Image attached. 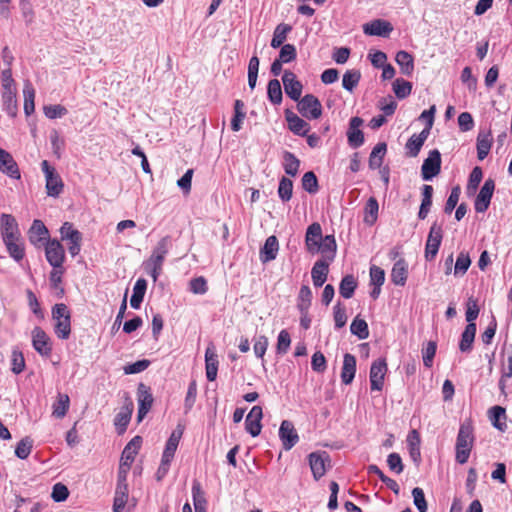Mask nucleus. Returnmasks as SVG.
<instances>
[{
  "label": "nucleus",
  "instance_id": "f8f14e48",
  "mask_svg": "<svg viewBox=\"0 0 512 512\" xmlns=\"http://www.w3.org/2000/svg\"><path fill=\"white\" fill-rule=\"evenodd\" d=\"M285 93L294 101H298L301 97L303 85L297 80L296 75L286 70L282 76Z\"/></svg>",
  "mask_w": 512,
  "mask_h": 512
},
{
  "label": "nucleus",
  "instance_id": "3c124183",
  "mask_svg": "<svg viewBox=\"0 0 512 512\" xmlns=\"http://www.w3.org/2000/svg\"><path fill=\"white\" fill-rule=\"evenodd\" d=\"M393 91L398 99H404L410 95L412 91V83L401 78H397L393 82Z\"/></svg>",
  "mask_w": 512,
  "mask_h": 512
},
{
  "label": "nucleus",
  "instance_id": "a18cd8bd",
  "mask_svg": "<svg viewBox=\"0 0 512 512\" xmlns=\"http://www.w3.org/2000/svg\"><path fill=\"white\" fill-rule=\"evenodd\" d=\"M489 416L490 420L492 421V424L495 428L499 429L500 431H504L506 428V423L502 422L501 419H506V412L505 409L501 406H493L489 410Z\"/></svg>",
  "mask_w": 512,
  "mask_h": 512
},
{
  "label": "nucleus",
  "instance_id": "a878e982",
  "mask_svg": "<svg viewBox=\"0 0 512 512\" xmlns=\"http://www.w3.org/2000/svg\"><path fill=\"white\" fill-rule=\"evenodd\" d=\"M393 30L392 25L385 20L377 19L363 26V31L367 35L387 36Z\"/></svg>",
  "mask_w": 512,
  "mask_h": 512
},
{
  "label": "nucleus",
  "instance_id": "f704fd0d",
  "mask_svg": "<svg viewBox=\"0 0 512 512\" xmlns=\"http://www.w3.org/2000/svg\"><path fill=\"white\" fill-rule=\"evenodd\" d=\"M476 335V324H467L462 333L459 349L462 352H470Z\"/></svg>",
  "mask_w": 512,
  "mask_h": 512
},
{
  "label": "nucleus",
  "instance_id": "69168bd1",
  "mask_svg": "<svg viewBox=\"0 0 512 512\" xmlns=\"http://www.w3.org/2000/svg\"><path fill=\"white\" fill-rule=\"evenodd\" d=\"M297 56L296 48L292 44H284L281 47L280 53H279V60L283 63H289L293 60H295Z\"/></svg>",
  "mask_w": 512,
  "mask_h": 512
},
{
  "label": "nucleus",
  "instance_id": "052dcab7",
  "mask_svg": "<svg viewBox=\"0 0 512 512\" xmlns=\"http://www.w3.org/2000/svg\"><path fill=\"white\" fill-rule=\"evenodd\" d=\"M61 237L63 240L73 241L82 240V234L73 227L70 222H65L60 228Z\"/></svg>",
  "mask_w": 512,
  "mask_h": 512
},
{
  "label": "nucleus",
  "instance_id": "9b49d317",
  "mask_svg": "<svg viewBox=\"0 0 512 512\" xmlns=\"http://www.w3.org/2000/svg\"><path fill=\"white\" fill-rule=\"evenodd\" d=\"M321 225L317 222L312 223L308 226L305 236V245L307 251L311 254L319 252V243L323 240Z\"/></svg>",
  "mask_w": 512,
  "mask_h": 512
},
{
  "label": "nucleus",
  "instance_id": "aec40b11",
  "mask_svg": "<svg viewBox=\"0 0 512 512\" xmlns=\"http://www.w3.org/2000/svg\"><path fill=\"white\" fill-rule=\"evenodd\" d=\"M285 118L288 123V128L291 132L298 136H306L310 131V125L304 119L300 118L295 113L287 110Z\"/></svg>",
  "mask_w": 512,
  "mask_h": 512
},
{
  "label": "nucleus",
  "instance_id": "37998d69",
  "mask_svg": "<svg viewBox=\"0 0 512 512\" xmlns=\"http://www.w3.org/2000/svg\"><path fill=\"white\" fill-rule=\"evenodd\" d=\"M492 141L490 139V134L479 133L477 137V157L479 160H484L490 149H491Z\"/></svg>",
  "mask_w": 512,
  "mask_h": 512
},
{
  "label": "nucleus",
  "instance_id": "cd10ccee",
  "mask_svg": "<svg viewBox=\"0 0 512 512\" xmlns=\"http://www.w3.org/2000/svg\"><path fill=\"white\" fill-rule=\"evenodd\" d=\"M141 444L142 438L140 436L133 437L125 446L121 455L120 463H125L126 465L131 466L134 462L135 456L138 454Z\"/></svg>",
  "mask_w": 512,
  "mask_h": 512
},
{
  "label": "nucleus",
  "instance_id": "0e129e2a",
  "mask_svg": "<svg viewBox=\"0 0 512 512\" xmlns=\"http://www.w3.org/2000/svg\"><path fill=\"white\" fill-rule=\"evenodd\" d=\"M437 344L435 341H429L427 346L423 348V364L425 367L430 368L433 365V359L436 354Z\"/></svg>",
  "mask_w": 512,
  "mask_h": 512
},
{
  "label": "nucleus",
  "instance_id": "c756f323",
  "mask_svg": "<svg viewBox=\"0 0 512 512\" xmlns=\"http://www.w3.org/2000/svg\"><path fill=\"white\" fill-rule=\"evenodd\" d=\"M279 250V243L276 236H269L262 249L260 250V259L263 263L274 260Z\"/></svg>",
  "mask_w": 512,
  "mask_h": 512
},
{
  "label": "nucleus",
  "instance_id": "423d86ee",
  "mask_svg": "<svg viewBox=\"0 0 512 512\" xmlns=\"http://www.w3.org/2000/svg\"><path fill=\"white\" fill-rule=\"evenodd\" d=\"M441 170V154L437 149L431 150L424 160L421 168L423 180L429 181L437 176Z\"/></svg>",
  "mask_w": 512,
  "mask_h": 512
},
{
  "label": "nucleus",
  "instance_id": "473e14b6",
  "mask_svg": "<svg viewBox=\"0 0 512 512\" xmlns=\"http://www.w3.org/2000/svg\"><path fill=\"white\" fill-rule=\"evenodd\" d=\"M396 63L399 65L401 73L410 76L414 71V60L410 53L399 51L395 57Z\"/></svg>",
  "mask_w": 512,
  "mask_h": 512
},
{
  "label": "nucleus",
  "instance_id": "393cba45",
  "mask_svg": "<svg viewBox=\"0 0 512 512\" xmlns=\"http://www.w3.org/2000/svg\"><path fill=\"white\" fill-rule=\"evenodd\" d=\"M429 134L430 133L428 132V129H423L418 135L413 134L405 145L407 155L410 157H416L419 154Z\"/></svg>",
  "mask_w": 512,
  "mask_h": 512
},
{
  "label": "nucleus",
  "instance_id": "bb28decb",
  "mask_svg": "<svg viewBox=\"0 0 512 512\" xmlns=\"http://www.w3.org/2000/svg\"><path fill=\"white\" fill-rule=\"evenodd\" d=\"M330 262L326 260H318L314 263L311 270V277L315 287H321L326 279L329 272Z\"/></svg>",
  "mask_w": 512,
  "mask_h": 512
},
{
  "label": "nucleus",
  "instance_id": "5fc2aeb1",
  "mask_svg": "<svg viewBox=\"0 0 512 512\" xmlns=\"http://www.w3.org/2000/svg\"><path fill=\"white\" fill-rule=\"evenodd\" d=\"M293 193V182L287 177H282L279 181L278 195L284 202L289 201L292 198Z\"/></svg>",
  "mask_w": 512,
  "mask_h": 512
},
{
  "label": "nucleus",
  "instance_id": "6e6552de",
  "mask_svg": "<svg viewBox=\"0 0 512 512\" xmlns=\"http://www.w3.org/2000/svg\"><path fill=\"white\" fill-rule=\"evenodd\" d=\"M387 372V363L385 359L374 361L370 368L371 390L381 391L384 384V377Z\"/></svg>",
  "mask_w": 512,
  "mask_h": 512
},
{
  "label": "nucleus",
  "instance_id": "603ef678",
  "mask_svg": "<svg viewBox=\"0 0 512 512\" xmlns=\"http://www.w3.org/2000/svg\"><path fill=\"white\" fill-rule=\"evenodd\" d=\"M470 265H471V259L469 257V254L464 251L460 252L456 259L455 265H454V275L455 276L464 275L467 272Z\"/></svg>",
  "mask_w": 512,
  "mask_h": 512
},
{
  "label": "nucleus",
  "instance_id": "f03ea898",
  "mask_svg": "<svg viewBox=\"0 0 512 512\" xmlns=\"http://www.w3.org/2000/svg\"><path fill=\"white\" fill-rule=\"evenodd\" d=\"M52 318L55 321V333L60 339H68L71 333V315L64 303L55 304L52 308Z\"/></svg>",
  "mask_w": 512,
  "mask_h": 512
},
{
  "label": "nucleus",
  "instance_id": "79ce46f5",
  "mask_svg": "<svg viewBox=\"0 0 512 512\" xmlns=\"http://www.w3.org/2000/svg\"><path fill=\"white\" fill-rule=\"evenodd\" d=\"M379 205L374 197H370L365 205L364 212V222L368 225H373L378 217Z\"/></svg>",
  "mask_w": 512,
  "mask_h": 512
},
{
  "label": "nucleus",
  "instance_id": "13d9d810",
  "mask_svg": "<svg viewBox=\"0 0 512 512\" xmlns=\"http://www.w3.org/2000/svg\"><path fill=\"white\" fill-rule=\"evenodd\" d=\"M3 104L6 112L10 116H15L17 111L16 94L13 90L3 91L2 94Z\"/></svg>",
  "mask_w": 512,
  "mask_h": 512
},
{
  "label": "nucleus",
  "instance_id": "2f4dec72",
  "mask_svg": "<svg viewBox=\"0 0 512 512\" xmlns=\"http://www.w3.org/2000/svg\"><path fill=\"white\" fill-rule=\"evenodd\" d=\"M319 252L322 253L323 259L332 262L335 258L337 244L333 235H326L321 243H319Z\"/></svg>",
  "mask_w": 512,
  "mask_h": 512
},
{
  "label": "nucleus",
  "instance_id": "4be33fe9",
  "mask_svg": "<svg viewBox=\"0 0 512 512\" xmlns=\"http://www.w3.org/2000/svg\"><path fill=\"white\" fill-rule=\"evenodd\" d=\"M9 256L16 262H20L25 257V244L21 236L3 240Z\"/></svg>",
  "mask_w": 512,
  "mask_h": 512
},
{
  "label": "nucleus",
  "instance_id": "a211bd4d",
  "mask_svg": "<svg viewBox=\"0 0 512 512\" xmlns=\"http://www.w3.org/2000/svg\"><path fill=\"white\" fill-rule=\"evenodd\" d=\"M363 120L360 117H352L347 131L348 143L352 148H358L364 143V134L360 130Z\"/></svg>",
  "mask_w": 512,
  "mask_h": 512
},
{
  "label": "nucleus",
  "instance_id": "72a5a7b5",
  "mask_svg": "<svg viewBox=\"0 0 512 512\" xmlns=\"http://www.w3.org/2000/svg\"><path fill=\"white\" fill-rule=\"evenodd\" d=\"M147 289V282L143 278H139L133 288V294L130 299V305L134 309L140 308Z\"/></svg>",
  "mask_w": 512,
  "mask_h": 512
},
{
  "label": "nucleus",
  "instance_id": "4468645a",
  "mask_svg": "<svg viewBox=\"0 0 512 512\" xmlns=\"http://www.w3.org/2000/svg\"><path fill=\"white\" fill-rule=\"evenodd\" d=\"M0 171L12 179H20L21 174L17 162L13 156L3 148H0Z\"/></svg>",
  "mask_w": 512,
  "mask_h": 512
},
{
  "label": "nucleus",
  "instance_id": "c03bdc74",
  "mask_svg": "<svg viewBox=\"0 0 512 512\" xmlns=\"http://www.w3.org/2000/svg\"><path fill=\"white\" fill-rule=\"evenodd\" d=\"M70 406V399L67 394H59L57 401L53 404V416L58 419L63 418Z\"/></svg>",
  "mask_w": 512,
  "mask_h": 512
},
{
  "label": "nucleus",
  "instance_id": "c85d7f7f",
  "mask_svg": "<svg viewBox=\"0 0 512 512\" xmlns=\"http://www.w3.org/2000/svg\"><path fill=\"white\" fill-rule=\"evenodd\" d=\"M356 373V358L350 353H346L343 358V366L341 371V381L345 385L352 383Z\"/></svg>",
  "mask_w": 512,
  "mask_h": 512
},
{
  "label": "nucleus",
  "instance_id": "bf43d9fd",
  "mask_svg": "<svg viewBox=\"0 0 512 512\" xmlns=\"http://www.w3.org/2000/svg\"><path fill=\"white\" fill-rule=\"evenodd\" d=\"M312 300V292L311 289L307 285H303L300 288L298 295V309L300 311H308L311 305Z\"/></svg>",
  "mask_w": 512,
  "mask_h": 512
},
{
  "label": "nucleus",
  "instance_id": "de8ad7c7",
  "mask_svg": "<svg viewBox=\"0 0 512 512\" xmlns=\"http://www.w3.org/2000/svg\"><path fill=\"white\" fill-rule=\"evenodd\" d=\"M283 158L285 173L292 177L296 176L299 170L300 161L293 153L288 151L284 153Z\"/></svg>",
  "mask_w": 512,
  "mask_h": 512
},
{
  "label": "nucleus",
  "instance_id": "58836bf2",
  "mask_svg": "<svg viewBox=\"0 0 512 512\" xmlns=\"http://www.w3.org/2000/svg\"><path fill=\"white\" fill-rule=\"evenodd\" d=\"M357 288V282L353 275H346L342 278L339 286V293L345 299H350Z\"/></svg>",
  "mask_w": 512,
  "mask_h": 512
},
{
  "label": "nucleus",
  "instance_id": "39448f33",
  "mask_svg": "<svg viewBox=\"0 0 512 512\" xmlns=\"http://www.w3.org/2000/svg\"><path fill=\"white\" fill-rule=\"evenodd\" d=\"M45 256L46 260L53 268L63 267L65 250L57 239L48 240L47 243H45Z\"/></svg>",
  "mask_w": 512,
  "mask_h": 512
},
{
  "label": "nucleus",
  "instance_id": "7ed1b4c3",
  "mask_svg": "<svg viewBox=\"0 0 512 512\" xmlns=\"http://www.w3.org/2000/svg\"><path fill=\"white\" fill-rule=\"evenodd\" d=\"M299 113L306 119H318L322 115V105L313 94H307L298 100Z\"/></svg>",
  "mask_w": 512,
  "mask_h": 512
},
{
  "label": "nucleus",
  "instance_id": "864d4df0",
  "mask_svg": "<svg viewBox=\"0 0 512 512\" xmlns=\"http://www.w3.org/2000/svg\"><path fill=\"white\" fill-rule=\"evenodd\" d=\"M361 78V73L358 70H348L343 75L342 86L344 89L348 91H353V89L358 85Z\"/></svg>",
  "mask_w": 512,
  "mask_h": 512
},
{
  "label": "nucleus",
  "instance_id": "2eb2a0df",
  "mask_svg": "<svg viewBox=\"0 0 512 512\" xmlns=\"http://www.w3.org/2000/svg\"><path fill=\"white\" fill-rule=\"evenodd\" d=\"M32 345L42 356H49L51 354L50 338L40 327H35L32 331Z\"/></svg>",
  "mask_w": 512,
  "mask_h": 512
},
{
  "label": "nucleus",
  "instance_id": "5701e85b",
  "mask_svg": "<svg viewBox=\"0 0 512 512\" xmlns=\"http://www.w3.org/2000/svg\"><path fill=\"white\" fill-rule=\"evenodd\" d=\"M218 364L219 361L215 352V347L213 344H210L205 351L206 377L209 381H214L216 379Z\"/></svg>",
  "mask_w": 512,
  "mask_h": 512
},
{
  "label": "nucleus",
  "instance_id": "e433bc0d",
  "mask_svg": "<svg viewBox=\"0 0 512 512\" xmlns=\"http://www.w3.org/2000/svg\"><path fill=\"white\" fill-rule=\"evenodd\" d=\"M128 501V485L117 484L113 503V512H121Z\"/></svg>",
  "mask_w": 512,
  "mask_h": 512
},
{
  "label": "nucleus",
  "instance_id": "20e7f679",
  "mask_svg": "<svg viewBox=\"0 0 512 512\" xmlns=\"http://www.w3.org/2000/svg\"><path fill=\"white\" fill-rule=\"evenodd\" d=\"M443 238V230L441 225L436 222L430 227L425 246L426 260H433L438 253Z\"/></svg>",
  "mask_w": 512,
  "mask_h": 512
},
{
  "label": "nucleus",
  "instance_id": "dca6fc26",
  "mask_svg": "<svg viewBox=\"0 0 512 512\" xmlns=\"http://www.w3.org/2000/svg\"><path fill=\"white\" fill-rule=\"evenodd\" d=\"M279 437L285 450H290L299 440V436L294 428V425L289 420L282 421L279 429Z\"/></svg>",
  "mask_w": 512,
  "mask_h": 512
},
{
  "label": "nucleus",
  "instance_id": "ddd939ff",
  "mask_svg": "<svg viewBox=\"0 0 512 512\" xmlns=\"http://www.w3.org/2000/svg\"><path fill=\"white\" fill-rule=\"evenodd\" d=\"M495 189V183L492 179H487L484 182V185L480 189L479 194L475 200V210L479 213L485 212L489 205L491 198L493 196V192Z\"/></svg>",
  "mask_w": 512,
  "mask_h": 512
},
{
  "label": "nucleus",
  "instance_id": "680f3d73",
  "mask_svg": "<svg viewBox=\"0 0 512 512\" xmlns=\"http://www.w3.org/2000/svg\"><path fill=\"white\" fill-rule=\"evenodd\" d=\"M333 316H334L335 327L337 329H340L346 325V322H347L346 308L344 307V305L341 302H338L334 306Z\"/></svg>",
  "mask_w": 512,
  "mask_h": 512
},
{
  "label": "nucleus",
  "instance_id": "f3484780",
  "mask_svg": "<svg viewBox=\"0 0 512 512\" xmlns=\"http://www.w3.org/2000/svg\"><path fill=\"white\" fill-rule=\"evenodd\" d=\"M263 411L260 406H253L245 419L246 431L252 436L256 437L260 434L262 429L261 419Z\"/></svg>",
  "mask_w": 512,
  "mask_h": 512
},
{
  "label": "nucleus",
  "instance_id": "4c0bfd02",
  "mask_svg": "<svg viewBox=\"0 0 512 512\" xmlns=\"http://www.w3.org/2000/svg\"><path fill=\"white\" fill-rule=\"evenodd\" d=\"M386 150L387 146L384 142L378 143L373 148L369 157V167L371 169H377L381 167Z\"/></svg>",
  "mask_w": 512,
  "mask_h": 512
},
{
  "label": "nucleus",
  "instance_id": "f257e3e1",
  "mask_svg": "<svg viewBox=\"0 0 512 512\" xmlns=\"http://www.w3.org/2000/svg\"><path fill=\"white\" fill-rule=\"evenodd\" d=\"M474 442L473 427L470 422L460 426L456 439V461L465 464L470 456Z\"/></svg>",
  "mask_w": 512,
  "mask_h": 512
},
{
  "label": "nucleus",
  "instance_id": "a19ab883",
  "mask_svg": "<svg viewBox=\"0 0 512 512\" xmlns=\"http://www.w3.org/2000/svg\"><path fill=\"white\" fill-rule=\"evenodd\" d=\"M24 95V112L27 116L31 115L35 110V90L30 82H26L23 88Z\"/></svg>",
  "mask_w": 512,
  "mask_h": 512
},
{
  "label": "nucleus",
  "instance_id": "6e6d98bb",
  "mask_svg": "<svg viewBox=\"0 0 512 512\" xmlns=\"http://www.w3.org/2000/svg\"><path fill=\"white\" fill-rule=\"evenodd\" d=\"M244 103L241 100H236L234 103V117L231 121V129L237 132L241 129V123L245 118V112H243Z\"/></svg>",
  "mask_w": 512,
  "mask_h": 512
},
{
  "label": "nucleus",
  "instance_id": "09e8293b",
  "mask_svg": "<svg viewBox=\"0 0 512 512\" xmlns=\"http://www.w3.org/2000/svg\"><path fill=\"white\" fill-rule=\"evenodd\" d=\"M267 94H268V98L269 100L275 104V105H278L282 102V89H281V84L279 82V80L277 79H272L269 81L268 83V87H267Z\"/></svg>",
  "mask_w": 512,
  "mask_h": 512
},
{
  "label": "nucleus",
  "instance_id": "338daca9",
  "mask_svg": "<svg viewBox=\"0 0 512 512\" xmlns=\"http://www.w3.org/2000/svg\"><path fill=\"white\" fill-rule=\"evenodd\" d=\"M190 291L194 294H205L208 290L207 281L204 277L193 278L189 283Z\"/></svg>",
  "mask_w": 512,
  "mask_h": 512
},
{
  "label": "nucleus",
  "instance_id": "6ab92c4d",
  "mask_svg": "<svg viewBox=\"0 0 512 512\" xmlns=\"http://www.w3.org/2000/svg\"><path fill=\"white\" fill-rule=\"evenodd\" d=\"M0 231L2 240L21 236L18 223L14 216L2 214L0 217Z\"/></svg>",
  "mask_w": 512,
  "mask_h": 512
},
{
  "label": "nucleus",
  "instance_id": "0eeeda50",
  "mask_svg": "<svg viewBox=\"0 0 512 512\" xmlns=\"http://www.w3.org/2000/svg\"><path fill=\"white\" fill-rule=\"evenodd\" d=\"M137 400H138V413H137V421L141 422L147 413L150 411L153 405V396L150 392L149 387L145 384L140 383L137 389Z\"/></svg>",
  "mask_w": 512,
  "mask_h": 512
},
{
  "label": "nucleus",
  "instance_id": "4d7b16f0",
  "mask_svg": "<svg viewBox=\"0 0 512 512\" xmlns=\"http://www.w3.org/2000/svg\"><path fill=\"white\" fill-rule=\"evenodd\" d=\"M302 187L310 194H315L319 190L318 179L314 172L308 171L302 177Z\"/></svg>",
  "mask_w": 512,
  "mask_h": 512
},
{
  "label": "nucleus",
  "instance_id": "c9c22d12",
  "mask_svg": "<svg viewBox=\"0 0 512 512\" xmlns=\"http://www.w3.org/2000/svg\"><path fill=\"white\" fill-rule=\"evenodd\" d=\"M407 442L409 446L410 457L415 463H418L421 459L420 454V435L417 430H412L408 437Z\"/></svg>",
  "mask_w": 512,
  "mask_h": 512
},
{
  "label": "nucleus",
  "instance_id": "9d476101",
  "mask_svg": "<svg viewBox=\"0 0 512 512\" xmlns=\"http://www.w3.org/2000/svg\"><path fill=\"white\" fill-rule=\"evenodd\" d=\"M28 239L35 247H40L47 243L49 239V231L41 220H34L28 230Z\"/></svg>",
  "mask_w": 512,
  "mask_h": 512
},
{
  "label": "nucleus",
  "instance_id": "1a4fd4ad",
  "mask_svg": "<svg viewBox=\"0 0 512 512\" xmlns=\"http://www.w3.org/2000/svg\"><path fill=\"white\" fill-rule=\"evenodd\" d=\"M309 465L315 480L320 479L326 472V467L330 465L329 455L323 452H313L309 455Z\"/></svg>",
  "mask_w": 512,
  "mask_h": 512
},
{
  "label": "nucleus",
  "instance_id": "412c9836",
  "mask_svg": "<svg viewBox=\"0 0 512 512\" xmlns=\"http://www.w3.org/2000/svg\"><path fill=\"white\" fill-rule=\"evenodd\" d=\"M182 435L183 428L180 425H178L177 428L171 433L165 445L162 460H165V462H171L173 460Z\"/></svg>",
  "mask_w": 512,
  "mask_h": 512
},
{
  "label": "nucleus",
  "instance_id": "49530a36",
  "mask_svg": "<svg viewBox=\"0 0 512 512\" xmlns=\"http://www.w3.org/2000/svg\"><path fill=\"white\" fill-rule=\"evenodd\" d=\"M350 331L353 335L357 336L360 340H364L369 336L368 324L364 319L356 317L351 325Z\"/></svg>",
  "mask_w": 512,
  "mask_h": 512
},
{
  "label": "nucleus",
  "instance_id": "7c9ffc66",
  "mask_svg": "<svg viewBox=\"0 0 512 512\" xmlns=\"http://www.w3.org/2000/svg\"><path fill=\"white\" fill-rule=\"evenodd\" d=\"M408 276V264L400 258L395 262L391 271V280L395 285L404 286Z\"/></svg>",
  "mask_w": 512,
  "mask_h": 512
},
{
  "label": "nucleus",
  "instance_id": "ea45409f",
  "mask_svg": "<svg viewBox=\"0 0 512 512\" xmlns=\"http://www.w3.org/2000/svg\"><path fill=\"white\" fill-rule=\"evenodd\" d=\"M63 187V181L58 173L46 178V191L48 196L58 197L63 191Z\"/></svg>",
  "mask_w": 512,
  "mask_h": 512
},
{
  "label": "nucleus",
  "instance_id": "8fccbe9b",
  "mask_svg": "<svg viewBox=\"0 0 512 512\" xmlns=\"http://www.w3.org/2000/svg\"><path fill=\"white\" fill-rule=\"evenodd\" d=\"M32 448L33 440L29 436H26L17 443L15 448V455L19 459H27L32 451Z\"/></svg>",
  "mask_w": 512,
  "mask_h": 512
},
{
  "label": "nucleus",
  "instance_id": "b1692460",
  "mask_svg": "<svg viewBox=\"0 0 512 512\" xmlns=\"http://www.w3.org/2000/svg\"><path fill=\"white\" fill-rule=\"evenodd\" d=\"M171 245L170 236H165L161 238L157 245L154 247L152 254L148 260L149 263H155L158 266L163 265L166 254L169 251Z\"/></svg>",
  "mask_w": 512,
  "mask_h": 512
},
{
  "label": "nucleus",
  "instance_id": "e2e57ef3",
  "mask_svg": "<svg viewBox=\"0 0 512 512\" xmlns=\"http://www.w3.org/2000/svg\"><path fill=\"white\" fill-rule=\"evenodd\" d=\"M11 370L14 374L18 375L25 369V359L23 353L17 349L12 351L11 355Z\"/></svg>",
  "mask_w": 512,
  "mask_h": 512
},
{
  "label": "nucleus",
  "instance_id": "774afa93",
  "mask_svg": "<svg viewBox=\"0 0 512 512\" xmlns=\"http://www.w3.org/2000/svg\"><path fill=\"white\" fill-rule=\"evenodd\" d=\"M414 504L419 512H427V502L425 500L424 492L421 488L415 487L412 490Z\"/></svg>",
  "mask_w": 512,
  "mask_h": 512
}]
</instances>
